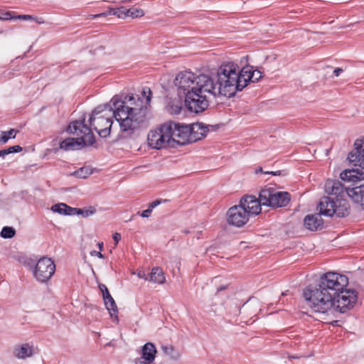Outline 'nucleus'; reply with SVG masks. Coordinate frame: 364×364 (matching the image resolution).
I'll list each match as a JSON object with an SVG mask.
<instances>
[{"label": "nucleus", "mask_w": 364, "mask_h": 364, "mask_svg": "<svg viewBox=\"0 0 364 364\" xmlns=\"http://www.w3.org/2000/svg\"><path fill=\"white\" fill-rule=\"evenodd\" d=\"M348 278L336 272H326L321 275L315 287L308 286L303 292L309 306L318 313H326L334 309L346 313L356 304L358 293L347 289Z\"/></svg>", "instance_id": "nucleus-1"}, {"label": "nucleus", "mask_w": 364, "mask_h": 364, "mask_svg": "<svg viewBox=\"0 0 364 364\" xmlns=\"http://www.w3.org/2000/svg\"><path fill=\"white\" fill-rule=\"evenodd\" d=\"M81 212H78L77 215H81L82 217L86 218L96 212V209L94 207H90L88 209H80Z\"/></svg>", "instance_id": "nucleus-35"}, {"label": "nucleus", "mask_w": 364, "mask_h": 364, "mask_svg": "<svg viewBox=\"0 0 364 364\" xmlns=\"http://www.w3.org/2000/svg\"><path fill=\"white\" fill-rule=\"evenodd\" d=\"M31 18H33V16L32 15H17L14 16V19H19V20H31Z\"/></svg>", "instance_id": "nucleus-41"}, {"label": "nucleus", "mask_w": 364, "mask_h": 364, "mask_svg": "<svg viewBox=\"0 0 364 364\" xmlns=\"http://www.w3.org/2000/svg\"><path fill=\"white\" fill-rule=\"evenodd\" d=\"M289 358H299V356H289Z\"/></svg>", "instance_id": "nucleus-54"}, {"label": "nucleus", "mask_w": 364, "mask_h": 364, "mask_svg": "<svg viewBox=\"0 0 364 364\" xmlns=\"http://www.w3.org/2000/svg\"><path fill=\"white\" fill-rule=\"evenodd\" d=\"M255 173H264L262 167H259V168L256 169Z\"/></svg>", "instance_id": "nucleus-52"}, {"label": "nucleus", "mask_w": 364, "mask_h": 364, "mask_svg": "<svg viewBox=\"0 0 364 364\" xmlns=\"http://www.w3.org/2000/svg\"><path fill=\"white\" fill-rule=\"evenodd\" d=\"M63 206L66 210V215H77L78 212L79 213L81 212L80 208H72L66 204H65V205H63Z\"/></svg>", "instance_id": "nucleus-36"}, {"label": "nucleus", "mask_w": 364, "mask_h": 364, "mask_svg": "<svg viewBox=\"0 0 364 364\" xmlns=\"http://www.w3.org/2000/svg\"><path fill=\"white\" fill-rule=\"evenodd\" d=\"M156 348L154 343L148 342L142 347L141 357L135 360V363L151 364L154 360Z\"/></svg>", "instance_id": "nucleus-15"}, {"label": "nucleus", "mask_w": 364, "mask_h": 364, "mask_svg": "<svg viewBox=\"0 0 364 364\" xmlns=\"http://www.w3.org/2000/svg\"><path fill=\"white\" fill-rule=\"evenodd\" d=\"M127 9L124 6H121L116 9L109 8L106 11L98 14H90L89 18H95L100 17H106L109 15L117 16L118 18H124L127 16Z\"/></svg>", "instance_id": "nucleus-20"}, {"label": "nucleus", "mask_w": 364, "mask_h": 364, "mask_svg": "<svg viewBox=\"0 0 364 364\" xmlns=\"http://www.w3.org/2000/svg\"><path fill=\"white\" fill-rule=\"evenodd\" d=\"M162 350L165 354L170 355L173 359L178 358V353L175 351V349L172 346H162Z\"/></svg>", "instance_id": "nucleus-33"}, {"label": "nucleus", "mask_w": 364, "mask_h": 364, "mask_svg": "<svg viewBox=\"0 0 364 364\" xmlns=\"http://www.w3.org/2000/svg\"><path fill=\"white\" fill-rule=\"evenodd\" d=\"M227 287H228V286H221L219 288H218L217 291L219 292V291H223V290L226 289Z\"/></svg>", "instance_id": "nucleus-51"}, {"label": "nucleus", "mask_w": 364, "mask_h": 364, "mask_svg": "<svg viewBox=\"0 0 364 364\" xmlns=\"http://www.w3.org/2000/svg\"><path fill=\"white\" fill-rule=\"evenodd\" d=\"M55 270L54 262L47 257H43L34 266L33 274L41 282H46L53 275Z\"/></svg>", "instance_id": "nucleus-8"}, {"label": "nucleus", "mask_w": 364, "mask_h": 364, "mask_svg": "<svg viewBox=\"0 0 364 364\" xmlns=\"http://www.w3.org/2000/svg\"><path fill=\"white\" fill-rule=\"evenodd\" d=\"M349 188L344 187L338 180L328 179L325 184V191L328 195L323 196L318 205L320 212L325 216L344 218L350 213V204L346 199Z\"/></svg>", "instance_id": "nucleus-4"}, {"label": "nucleus", "mask_w": 364, "mask_h": 364, "mask_svg": "<svg viewBox=\"0 0 364 364\" xmlns=\"http://www.w3.org/2000/svg\"><path fill=\"white\" fill-rule=\"evenodd\" d=\"M63 205H65V203L55 204L51 207V210L53 212L58 213L61 215H66V210Z\"/></svg>", "instance_id": "nucleus-34"}, {"label": "nucleus", "mask_w": 364, "mask_h": 364, "mask_svg": "<svg viewBox=\"0 0 364 364\" xmlns=\"http://www.w3.org/2000/svg\"><path fill=\"white\" fill-rule=\"evenodd\" d=\"M320 210V209L318 208ZM322 215H323L322 214ZM305 228L311 231L321 230L323 227V220L321 218V213H316L314 215H307L304 220Z\"/></svg>", "instance_id": "nucleus-17"}, {"label": "nucleus", "mask_w": 364, "mask_h": 364, "mask_svg": "<svg viewBox=\"0 0 364 364\" xmlns=\"http://www.w3.org/2000/svg\"><path fill=\"white\" fill-rule=\"evenodd\" d=\"M6 155H8V153L6 149L0 150V157L4 158Z\"/></svg>", "instance_id": "nucleus-49"}, {"label": "nucleus", "mask_w": 364, "mask_h": 364, "mask_svg": "<svg viewBox=\"0 0 364 364\" xmlns=\"http://www.w3.org/2000/svg\"><path fill=\"white\" fill-rule=\"evenodd\" d=\"M138 277L139 278H143L145 280H149V274H146L145 272H139L138 273Z\"/></svg>", "instance_id": "nucleus-44"}, {"label": "nucleus", "mask_w": 364, "mask_h": 364, "mask_svg": "<svg viewBox=\"0 0 364 364\" xmlns=\"http://www.w3.org/2000/svg\"><path fill=\"white\" fill-rule=\"evenodd\" d=\"M264 173L265 174H272L273 176H279V175H281V171H265Z\"/></svg>", "instance_id": "nucleus-47"}, {"label": "nucleus", "mask_w": 364, "mask_h": 364, "mask_svg": "<svg viewBox=\"0 0 364 364\" xmlns=\"http://www.w3.org/2000/svg\"><path fill=\"white\" fill-rule=\"evenodd\" d=\"M99 289L102 294L103 300L105 299V297H107L109 295H110L109 290L107 288L106 285H105L103 284H100L99 285Z\"/></svg>", "instance_id": "nucleus-38"}, {"label": "nucleus", "mask_w": 364, "mask_h": 364, "mask_svg": "<svg viewBox=\"0 0 364 364\" xmlns=\"http://www.w3.org/2000/svg\"><path fill=\"white\" fill-rule=\"evenodd\" d=\"M162 132L163 129H161V126L159 129L149 132L148 134V143L150 146L154 149H159L158 141L159 140V136Z\"/></svg>", "instance_id": "nucleus-24"}, {"label": "nucleus", "mask_w": 364, "mask_h": 364, "mask_svg": "<svg viewBox=\"0 0 364 364\" xmlns=\"http://www.w3.org/2000/svg\"><path fill=\"white\" fill-rule=\"evenodd\" d=\"M114 107L113 116L119 124V136L128 139L136 136L146 124L147 109L146 107H132L135 104L133 95H127L124 99L119 95L110 100Z\"/></svg>", "instance_id": "nucleus-2"}, {"label": "nucleus", "mask_w": 364, "mask_h": 364, "mask_svg": "<svg viewBox=\"0 0 364 364\" xmlns=\"http://www.w3.org/2000/svg\"><path fill=\"white\" fill-rule=\"evenodd\" d=\"M127 12V16H131L132 18L141 17L144 15V11L138 8L129 9Z\"/></svg>", "instance_id": "nucleus-32"}, {"label": "nucleus", "mask_w": 364, "mask_h": 364, "mask_svg": "<svg viewBox=\"0 0 364 364\" xmlns=\"http://www.w3.org/2000/svg\"><path fill=\"white\" fill-rule=\"evenodd\" d=\"M189 127L191 129V141L192 142H195L203 139L206 136V134L209 131L207 126L199 122L189 125Z\"/></svg>", "instance_id": "nucleus-18"}, {"label": "nucleus", "mask_w": 364, "mask_h": 364, "mask_svg": "<svg viewBox=\"0 0 364 364\" xmlns=\"http://www.w3.org/2000/svg\"><path fill=\"white\" fill-rule=\"evenodd\" d=\"M162 202L161 200H156L154 201H153L152 203H151L149 204V206L151 208H154L155 207H156L157 205H159V204H161V203Z\"/></svg>", "instance_id": "nucleus-46"}, {"label": "nucleus", "mask_w": 364, "mask_h": 364, "mask_svg": "<svg viewBox=\"0 0 364 364\" xmlns=\"http://www.w3.org/2000/svg\"><path fill=\"white\" fill-rule=\"evenodd\" d=\"M14 355L18 358L24 359L32 355V348L28 343L23 344L15 348Z\"/></svg>", "instance_id": "nucleus-23"}, {"label": "nucleus", "mask_w": 364, "mask_h": 364, "mask_svg": "<svg viewBox=\"0 0 364 364\" xmlns=\"http://www.w3.org/2000/svg\"><path fill=\"white\" fill-rule=\"evenodd\" d=\"M161 129L163 132L159 136V140L158 141L159 149L167 147H175V141L171 135V125H168V123H164L161 125Z\"/></svg>", "instance_id": "nucleus-16"}, {"label": "nucleus", "mask_w": 364, "mask_h": 364, "mask_svg": "<svg viewBox=\"0 0 364 364\" xmlns=\"http://www.w3.org/2000/svg\"><path fill=\"white\" fill-rule=\"evenodd\" d=\"M291 200V195L287 191H279L276 189L274 201L272 208L286 207Z\"/></svg>", "instance_id": "nucleus-21"}, {"label": "nucleus", "mask_w": 364, "mask_h": 364, "mask_svg": "<svg viewBox=\"0 0 364 364\" xmlns=\"http://www.w3.org/2000/svg\"><path fill=\"white\" fill-rule=\"evenodd\" d=\"M149 281L157 284H164L166 281L164 273L161 268L154 267L149 274Z\"/></svg>", "instance_id": "nucleus-22"}, {"label": "nucleus", "mask_w": 364, "mask_h": 364, "mask_svg": "<svg viewBox=\"0 0 364 364\" xmlns=\"http://www.w3.org/2000/svg\"><path fill=\"white\" fill-rule=\"evenodd\" d=\"M104 303L106 306V309L109 311L110 316L116 314L118 312L117 306L112 298V296L109 295L107 297H105L104 299Z\"/></svg>", "instance_id": "nucleus-25"}, {"label": "nucleus", "mask_w": 364, "mask_h": 364, "mask_svg": "<svg viewBox=\"0 0 364 364\" xmlns=\"http://www.w3.org/2000/svg\"><path fill=\"white\" fill-rule=\"evenodd\" d=\"M31 20L36 21V23H38L39 24H43L45 23V21L41 17H37V16H33V18H31Z\"/></svg>", "instance_id": "nucleus-45"}, {"label": "nucleus", "mask_w": 364, "mask_h": 364, "mask_svg": "<svg viewBox=\"0 0 364 364\" xmlns=\"http://www.w3.org/2000/svg\"><path fill=\"white\" fill-rule=\"evenodd\" d=\"M262 77V72L258 69H252L250 75L248 76L247 80L250 82H258Z\"/></svg>", "instance_id": "nucleus-31"}, {"label": "nucleus", "mask_w": 364, "mask_h": 364, "mask_svg": "<svg viewBox=\"0 0 364 364\" xmlns=\"http://www.w3.org/2000/svg\"><path fill=\"white\" fill-rule=\"evenodd\" d=\"M343 72V69L340 68H336L334 70H333V73L336 76H339L340 74Z\"/></svg>", "instance_id": "nucleus-48"}, {"label": "nucleus", "mask_w": 364, "mask_h": 364, "mask_svg": "<svg viewBox=\"0 0 364 364\" xmlns=\"http://www.w3.org/2000/svg\"><path fill=\"white\" fill-rule=\"evenodd\" d=\"M168 125H171V135L175 141V145H185L192 143L191 141V129L189 125L181 124L174 122H168Z\"/></svg>", "instance_id": "nucleus-11"}, {"label": "nucleus", "mask_w": 364, "mask_h": 364, "mask_svg": "<svg viewBox=\"0 0 364 364\" xmlns=\"http://www.w3.org/2000/svg\"><path fill=\"white\" fill-rule=\"evenodd\" d=\"M250 215L247 209L239 203V205H233L228 209L227 222L230 225L241 228L249 221Z\"/></svg>", "instance_id": "nucleus-10"}, {"label": "nucleus", "mask_w": 364, "mask_h": 364, "mask_svg": "<svg viewBox=\"0 0 364 364\" xmlns=\"http://www.w3.org/2000/svg\"><path fill=\"white\" fill-rule=\"evenodd\" d=\"M10 19H14V16H12L11 12L10 11L4 13L0 16V20L6 21Z\"/></svg>", "instance_id": "nucleus-40"}, {"label": "nucleus", "mask_w": 364, "mask_h": 364, "mask_svg": "<svg viewBox=\"0 0 364 364\" xmlns=\"http://www.w3.org/2000/svg\"><path fill=\"white\" fill-rule=\"evenodd\" d=\"M152 208H150V206L149 205V208L142 211L141 213L140 212H137V215H141V217L143 218H149L152 212Z\"/></svg>", "instance_id": "nucleus-39"}, {"label": "nucleus", "mask_w": 364, "mask_h": 364, "mask_svg": "<svg viewBox=\"0 0 364 364\" xmlns=\"http://www.w3.org/2000/svg\"><path fill=\"white\" fill-rule=\"evenodd\" d=\"M219 95H223V90L218 81L208 75L200 74L196 87L186 92L184 105L190 112L200 113L208 109L211 97Z\"/></svg>", "instance_id": "nucleus-3"}, {"label": "nucleus", "mask_w": 364, "mask_h": 364, "mask_svg": "<svg viewBox=\"0 0 364 364\" xmlns=\"http://www.w3.org/2000/svg\"><path fill=\"white\" fill-rule=\"evenodd\" d=\"M112 238L114 241L115 245H117L119 241L121 240V235L118 232H115L113 234Z\"/></svg>", "instance_id": "nucleus-42"}, {"label": "nucleus", "mask_w": 364, "mask_h": 364, "mask_svg": "<svg viewBox=\"0 0 364 364\" xmlns=\"http://www.w3.org/2000/svg\"><path fill=\"white\" fill-rule=\"evenodd\" d=\"M98 247H99L100 250L101 251L103 248V242L98 243Z\"/></svg>", "instance_id": "nucleus-53"}, {"label": "nucleus", "mask_w": 364, "mask_h": 364, "mask_svg": "<svg viewBox=\"0 0 364 364\" xmlns=\"http://www.w3.org/2000/svg\"><path fill=\"white\" fill-rule=\"evenodd\" d=\"M169 112L172 114H178L182 109V103L180 101L172 102L168 105Z\"/></svg>", "instance_id": "nucleus-30"}, {"label": "nucleus", "mask_w": 364, "mask_h": 364, "mask_svg": "<svg viewBox=\"0 0 364 364\" xmlns=\"http://www.w3.org/2000/svg\"><path fill=\"white\" fill-rule=\"evenodd\" d=\"M347 160L350 164L364 169V137L354 141L353 149L348 154Z\"/></svg>", "instance_id": "nucleus-13"}, {"label": "nucleus", "mask_w": 364, "mask_h": 364, "mask_svg": "<svg viewBox=\"0 0 364 364\" xmlns=\"http://www.w3.org/2000/svg\"><path fill=\"white\" fill-rule=\"evenodd\" d=\"M199 75H196L190 71L180 72L174 80V85L178 88V94L180 97L186 95V92L196 87Z\"/></svg>", "instance_id": "nucleus-9"}, {"label": "nucleus", "mask_w": 364, "mask_h": 364, "mask_svg": "<svg viewBox=\"0 0 364 364\" xmlns=\"http://www.w3.org/2000/svg\"><path fill=\"white\" fill-rule=\"evenodd\" d=\"M93 173V168L90 166H83L71 173L79 178H86Z\"/></svg>", "instance_id": "nucleus-26"}, {"label": "nucleus", "mask_w": 364, "mask_h": 364, "mask_svg": "<svg viewBox=\"0 0 364 364\" xmlns=\"http://www.w3.org/2000/svg\"><path fill=\"white\" fill-rule=\"evenodd\" d=\"M90 129H95L101 137H107L110 134L112 124V120L109 117L105 116L93 117L90 116L89 119Z\"/></svg>", "instance_id": "nucleus-12"}, {"label": "nucleus", "mask_w": 364, "mask_h": 364, "mask_svg": "<svg viewBox=\"0 0 364 364\" xmlns=\"http://www.w3.org/2000/svg\"><path fill=\"white\" fill-rule=\"evenodd\" d=\"M240 204L247 209L250 215H258L261 213L262 204L261 198H256L252 195H245L240 198Z\"/></svg>", "instance_id": "nucleus-14"}, {"label": "nucleus", "mask_w": 364, "mask_h": 364, "mask_svg": "<svg viewBox=\"0 0 364 364\" xmlns=\"http://www.w3.org/2000/svg\"><path fill=\"white\" fill-rule=\"evenodd\" d=\"M109 108V111H112V112H114V107L112 106V104L110 103V102L107 104H105V105H100L99 106H97V107H95L92 112V114L91 116H93V117H96V115L102 113L105 109Z\"/></svg>", "instance_id": "nucleus-29"}, {"label": "nucleus", "mask_w": 364, "mask_h": 364, "mask_svg": "<svg viewBox=\"0 0 364 364\" xmlns=\"http://www.w3.org/2000/svg\"><path fill=\"white\" fill-rule=\"evenodd\" d=\"M252 69L253 66L246 65L240 70L232 62L222 64L218 69L216 78L223 90V95L231 97L242 91L250 82L247 78Z\"/></svg>", "instance_id": "nucleus-5"}, {"label": "nucleus", "mask_w": 364, "mask_h": 364, "mask_svg": "<svg viewBox=\"0 0 364 364\" xmlns=\"http://www.w3.org/2000/svg\"><path fill=\"white\" fill-rule=\"evenodd\" d=\"M67 132L76 135L77 138H68L60 143L61 149L77 150L85 146H91L95 142L94 134L87 124H85V119L71 122L67 129Z\"/></svg>", "instance_id": "nucleus-6"}, {"label": "nucleus", "mask_w": 364, "mask_h": 364, "mask_svg": "<svg viewBox=\"0 0 364 364\" xmlns=\"http://www.w3.org/2000/svg\"><path fill=\"white\" fill-rule=\"evenodd\" d=\"M90 255L92 256H97L99 258L101 259L105 258L104 255H102L100 251L92 250L90 252Z\"/></svg>", "instance_id": "nucleus-43"}, {"label": "nucleus", "mask_w": 364, "mask_h": 364, "mask_svg": "<svg viewBox=\"0 0 364 364\" xmlns=\"http://www.w3.org/2000/svg\"><path fill=\"white\" fill-rule=\"evenodd\" d=\"M340 178L343 181L353 182L354 186L348 190V196L353 203L360 205L364 210V183L355 186V183L364 180V171L358 168L346 169L340 173Z\"/></svg>", "instance_id": "nucleus-7"}, {"label": "nucleus", "mask_w": 364, "mask_h": 364, "mask_svg": "<svg viewBox=\"0 0 364 364\" xmlns=\"http://www.w3.org/2000/svg\"><path fill=\"white\" fill-rule=\"evenodd\" d=\"M7 151L8 154H13V153H18L22 151V147L19 145H16L13 146H10L7 149H6Z\"/></svg>", "instance_id": "nucleus-37"}, {"label": "nucleus", "mask_w": 364, "mask_h": 364, "mask_svg": "<svg viewBox=\"0 0 364 364\" xmlns=\"http://www.w3.org/2000/svg\"><path fill=\"white\" fill-rule=\"evenodd\" d=\"M16 230L13 227L5 226L2 228L0 235L5 239H10L15 236Z\"/></svg>", "instance_id": "nucleus-28"}, {"label": "nucleus", "mask_w": 364, "mask_h": 364, "mask_svg": "<svg viewBox=\"0 0 364 364\" xmlns=\"http://www.w3.org/2000/svg\"><path fill=\"white\" fill-rule=\"evenodd\" d=\"M18 132V131L15 129H10L8 132H1L0 134V144H6L9 139H14Z\"/></svg>", "instance_id": "nucleus-27"}, {"label": "nucleus", "mask_w": 364, "mask_h": 364, "mask_svg": "<svg viewBox=\"0 0 364 364\" xmlns=\"http://www.w3.org/2000/svg\"><path fill=\"white\" fill-rule=\"evenodd\" d=\"M276 188L273 187H265L259 191V198L264 206L272 208L274 201Z\"/></svg>", "instance_id": "nucleus-19"}, {"label": "nucleus", "mask_w": 364, "mask_h": 364, "mask_svg": "<svg viewBox=\"0 0 364 364\" xmlns=\"http://www.w3.org/2000/svg\"><path fill=\"white\" fill-rule=\"evenodd\" d=\"M151 91L149 88V95L146 97V102H150V101H151Z\"/></svg>", "instance_id": "nucleus-50"}]
</instances>
